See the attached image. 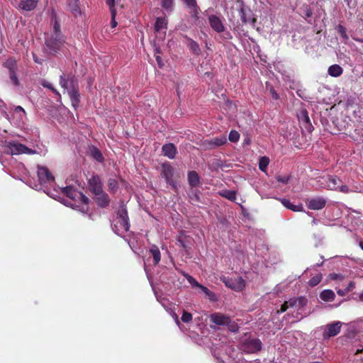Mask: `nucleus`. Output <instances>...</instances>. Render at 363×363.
Instances as JSON below:
<instances>
[{"instance_id": "nucleus-16", "label": "nucleus", "mask_w": 363, "mask_h": 363, "mask_svg": "<svg viewBox=\"0 0 363 363\" xmlns=\"http://www.w3.org/2000/svg\"><path fill=\"white\" fill-rule=\"evenodd\" d=\"M89 189L94 195L103 191L102 182L98 175H94L89 179Z\"/></svg>"}, {"instance_id": "nucleus-44", "label": "nucleus", "mask_w": 363, "mask_h": 363, "mask_svg": "<svg viewBox=\"0 0 363 363\" xmlns=\"http://www.w3.org/2000/svg\"><path fill=\"white\" fill-rule=\"evenodd\" d=\"M228 139L232 143H236L240 139V134L236 130H231L229 133Z\"/></svg>"}, {"instance_id": "nucleus-43", "label": "nucleus", "mask_w": 363, "mask_h": 363, "mask_svg": "<svg viewBox=\"0 0 363 363\" xmlns=\"http://www.w3.org/2000/svg\"><path fill=\"white\" fill-rule=\"evenodd\" d=\"M322 278H323V277H322L321 274H318L315 275L309 280V281H308L309 286H311L312 287L317 286L322 280Z\"/></svg>"}, {"instance_id": "nucleus-7", "label": "nucleus", "mask_w": 363, "mask_h": 363, "mask_svg": "<svg viewBox=\"0 0 363 363\" xmlns=\"http://www.w3.org/2000/svg\"><path fill=\"white\" fill-rule=\"evenodd\" d=\"M61 191L64 194H65L72 200L80 201L83 204L86 206V208H87V204L89 200L82 192L76 191L73 187L70 186L61 188Z\"/></svg>"}, {"instance_id": "nucleus-55", "label": "nucleus", "mask_w": 363, "mask_h": 363, "mask_svg": "<svg viewBox=\"0 0 363 363\" xmlns=\"http://www.w3.org/2000/svg\"><path fill=\"white\" fill-rule=\"evenodd\" d=\"M354 288V283L353 281H350L348 285L346 286L345 289L347 290V292L352 291Z\"/></svg>"}, {"instance_id": "nucleus-47", "label": "nucleus", "mask_w": 363, "mask_h": 363, "mask_svg": "<svg viewBox=\"0 0 363 363\" xmlns=\"http://www.w3.org/2000/svg\"><path fill=\"white\" fill-rule=\"evenodd\" d=\"M42 85L44 87H46V88L50 89L55 94H56L57 96H60V93L53 87L52 84L50 82H47V81H43L42 82Z\"/></svg>"}, {"instance_id": "nucleus-37", "label": "nucleus", "mask_w": 363, "mask_h": 363, "mask_svg": "<svg viewBox=\"0 0 363 363\" xmlns=\"http://www.w3.org/2000/svg\"><path fill=\"white\" fill-rule=\"evenodd\" d=\"M91 155L97 162H102L104 161V157L101 152L95 147H93L90 150Z\"/></svg>"}, {"instance_id": "nucleus-60", "label": "nucleus", "mask_w": 363, "mask_h": 363, "mask_svg": "<svg viewBox=\"0 0 363 363\" xmlns=\"http://www.w3.org/2000/svg\"><path fill=\"white\" fill-rule=\"evenodd\" d=\"M174 319H175V322H176L177 325H179L180 322H179V320L178 319V317L176 315H175V318Z\"/></svg>"}, {"instance_id": "nucleus-28", "label": "nucleus", "mask_w": 363, "mask_h": 363, "mask_svg": "<svg viewBox=\"0 0 363 363\" xmlns=\"http://www.w3.org/2000/svg\"><path fill=\"white\" fill-rule=\"evenodd\" d=\"M199 176L195 171H191L188 174V182L191 187H196L199 184Z\"/></svg>"}, {"instance_id": "nucleus-5", "label": "nucleus", "mask_w": 363, "mask_h": 363, "mask_svg": "<svg viewBox=\"0 0 363 363\" xmlns=\"http://www.w3.org/2000/svg\"><path fill=\"white\" fill-rule=\"evenodd\" d=\"M307 302L308 301L305 297L290 298L281 304L280 312H284L289 308L299 311L303 308Z\"/></svg>"}, {"instance_id": "nucleus-24", "label": "nucleus", "mask_w": 363, "mask_h": 363, "mask_svg": "<svg viewBox=\"0 0 363 363\" xmlns=\"http://www.w3.org/2000/svg\"><path fill=\"white\" fill-rule=\"evenodd\" d=\"M37 5L36 0H21L18 5V7L26 11L33 10Z\"/></svg>"}, {"instance_id": "nucleus-14", "label": "nucleus", "mask_w": 363, "mask_h": 363, "mask_svg": "<svg viewBox=\"0 0 363 363\" xmlns=\"http://www.w3.org/2000/svg\"><path fill=\"white\" fill-rule=\"evenodd\" d=\"M26 120V113L25 110L20 106H15L12 113L13 123L17 126H21L25 123Z\"/></svg>"}, {"instance_id": "nucleus-59", "label": "nucleus", "mask_w": 363, "mask_h": 363, "mask_svg": "<svg viewBox=\"0 0 363 363\" xmlns=\"http://www.w3.org/2000/svg\"><path fill=\"white\" fill-rule=\"evenodd\" d=\"M156 60H157V63L159 64V65H160V66H161V61H162L161 57H160V56H158V55H157V56L156 57Z\"/></svg>"}, {"instance_id": "nucleus-40", "label": "nucleus", "mask_w": 363, "mask_h": 363, "mask_svg": "<svg viewBox=\"0 0 363 363\" xmlns=\"http://www.w3.org/2000/svg\"><path fill=\"white\" fill-rule=\"evenodd\" d=\"M108 190L115 193L118 188V182L116 179L111 178L108 181Z\"/></svg>"}, {"instance_id": "nucleus-1", "label": "nucleus", "mask_w": 363, "mask_h": 363, "mask_svg": "<svg viewBox=\"0 0 363 363\" xmlns=\"http://www.w3.org/2000/svg\"><path fill=\"white\" fill-rule=\"evenodd\" d=\"M130 223L128 212L124 206H121L118 211L116 218L113 220L112 229L114 233L122 236L124 233L129 230Z\"/></svg>"}, {"instance_id": "nucleus-45", "label": "nucleus", "mask_w": 363, "mask_h": 363, "mask_svg": "<svg viewBox=\"0 0 363 363\" xmlns=\"http://www.w3.org/2000/svg\"><path fill=\"white\" fill-rule=\"evenodd\" d=\"M225 326L233 333H236L239 330V326L234 321H232L230 318H229V323L225 324Z\"/></svg>"}, {"instance_id": "nucleus-46", "label": "nucleus", "mask_w": 363, "mask_h": 363, "mask_svg": "<svg viewBox=\"0 0 363 363\" xmlns=\"http://www.w3.org/2000/svg\"><path fill=\"white\" fill-rule=\"evenodd\" d=\"M190 200L192 203H196L200 201V197L197 191H192L189 194Z\"/></svg>"}, {"instance_id": "nucleus-15", "label": "nucleus", "mask_w": 363, "mask_h": 363, "mask_svg": "<svg viewBox=\"0 0 363 363\" xmlns=\"http://www.w3.org/2000/svg\"><path fill=\"white\" fill-rule=\"evenodd\" d=\"M167 20L165 17H157L155 23V30L157 33V38L163 40L167 32Z\"/></svg>"}, {"instance_id": "nucleus-61", "label": "nucleus", "mask_w": 363, "mask_h": 363, "mask_svg": "<svg viewBox=\"0 0 363 363\" xmlns=\"http://www.w3.org/2000/svg\"><path fill=\"white\" fill-rule=\"evenodd\" d=\"M33 60L37 63H40V62L38 60V58H37L35 55H33Z\"/></svg>"}, {"instance_id": "nucleus-29", "label": "nucleus", "mask_w": 363, "mask_h": 363, "mask_svg": "<svg viewBox=\"0 0 363 363\" xmlns=\"http://www.w3.org/2000/svg\"><path fill=\"white\" fill-rule=\"evenodd\" d=\"M187 7L190 9L192 16L196 17L199 14V8L196 5V0H183Z\"/></svg>"}, {"instance_id": "nucleus-62", "label": "nucleus", "mask_w": 363, "mask_h": 363, "mask_svg": "<svg viewBox=\"0 0 363 363\" xmlns=\"http://www.w3.org/2000/svg\"><path fill=\"white\" fill-rule=\"evenodd\" d=\"M284 81H285L286 82H291V79H290V77H286V78H284Z\"/></svg>"}, {"instance_id": "nucleus-18", "label": "nucleus", "mask_w": 363, "mask_h": 363, "mask_svg": "<svg viewBox=\"0 0 363 363\" xmlns=\"http://www.w3.org/2000/svg\"><path fill=\"white\" fill-rule=\"evenodd\" d=\"M162 176L166 180L167 183L172 186L174 188L176 187L172 177L174 176V168L169 164H164L162 165Z\"/></svg>"}, {"instance_id": "nucleus-42", "label": "nucleus", "mask_w": 363, "mask_h": 363, "mask_svg": "<svg viewBox=\"0 0 363 363\" xmlns=\"http://www.w3.org/2000/svg\"><path fill=\"white\" fill-rule=\"evenodd\" d=\"M184 276L192 287L199 289L201 286V284H199L192 276L188 274H184Z\"/></svg>"}, {"instance_id": "nucleus-58", "label": "nucleus", "mask_w": 363, "mask_h": 363, "mask_svg": "<svg viewBox=\"0 0 363 363\" xmlns=\"http://www.w3.org/2000/svg\"><path fill=\"white\" fill-rule=\"evenodd\" d=\"M340 30H341L342 35L344 38H347V35H346V33H345V29H344L342 27H340Z\"/></svg>"}, {"instance_id": "nucleus-63", "label": "nucleus", "mask_w": 363, "mask_h": 363, "mask_svg": "<svg viewBox=\"0 0 363 363\" xmlns=\"http://www.w3.org/2000/svg\"><path fill=\"white\" fill-rule=\"evenodd\" d=\"M359 298L361 301H363V291L361 292V294H359Z\"/></svg>"}, {"instance_id": "nucleus-50", "label": "nucleus", "mask_w": 363, "mask_h": 363, "mask_svg": "<svg viewBox=\"0 0 363 363\" xmlns=\"http://www.w3.org/2000/svg\"><path fill=\"white\" fill-rule=\"evenodd\" d=\"M277 180L282 184H287L289 181V176H282V175H278L276 177Z\"/></svg>"}, {"instance_id": "nucleus-38", "label": "nucleus", "mask_w": 363, "mask_h": 363, "mask_svg": "<svg viewBox=\"0 0 363 363\" xmlns=\"http://www.w3.org/2000/svg\"><path fill=\"white\" fill-rule=\"evenodd\" d=\"M4 65L9 69V72L17 70V64L16 61L14 59L7 60L4 62Z\"/></svg>"}, {"instance_id": "nucleus-33", "label": "nucleus", "mask_w": 363, "mask_h": 363, "mask_svg": "<svg viewBox=\"0 0 363 363\" xmlns=\"http://www.w3.org/2000/svg\"><path fill=\"white\" fill-rule=\"evenodd\" d=\"M335 295L334 292L330 289L323 290L320 294V298L324 301H333L335 298Z\"/></svg>"}, {"instance_id": "nucleus-54", "label": "nucleus", "mask_w": 363, "mask_h": 363, "mask_svg": "<svg viewBox=\"0 0 363 363\" xmlns=\"http://www.w3.org/2000/svg\"><path fill=\"white\" fill-rule=\"evenodd\" d=\"M270 93L272 94V96L274 99L277 100L279 98V94L277 93V91L274 90V89L271 88L270 89Z\"/></svg>"}, {"instance_id": "nucleus-51", "label": "nucleus", "mask_w": 363, "mask_h": 363, "mask_svg": "<svg viewBox=\"0 0 363 363\" xmlns=\"http://www.w3.org/2000/svg\"><path fill=\"white\" fill-rule=\"evenodd\" d=\"M351 223L354 227H356L357 228H363V226H362L359 218H354L352 220Z\"/></svg>"}, {"instance_id": "nucleus-23", "label": "nucleus", "mask_w": 363, "mask_h": 363, "mask_svg": "<svg viewBox=\"0 0 363 363\" xmlns=\"http://www.w3.org/2000/svg\"><path fill=\"white\" fill-rule=\"evenodd\" d=\"M162 153L169 159H174L177 155V150L172 143L164 144L162 147Z\"/></svg>"}, {"instance_id": "nucleus-41", "label": "nucleus", "mask_w": 363, "mask_h": 363, "mask_svg": "<svg viewBox=\"0 0 363 363\" xmlns=\"http://www.w3.org/2000/svg\"><path fill=\"white\" fill-rule=\"evenodd\" d=\"M269 163V160L267 157H262L259 161V168L262 172H266L267 167Z\"/></svg>"}, {"instance_id": "nucleus-53", "label": "nucleus", "mask_w": 363, "mask_h": 363, "mask_svg": "<svg viewBox=\"0 0 363 363\" xmlns=\"http://www.w3.org/2000/svg\"><path fill=\"white\" fill-rule=\"evenodd\" d=\"M114 2L115 0H107L106 4L108 6L111 13H112L113 11H116L114 9Z\"/></svg>"}, {"instance_id": "nucleus-6", "label": "nucleus", "mask_w": 363, "mask_h": 363, "mask_svg": "<svg viewBox=\"0 0 363 363\" xmlns=\"http://www.w3.org/2000/svg\"><path fill=\"white\" fill-rule=\"evenodd\" d=\"M320 182L322 187L340 192L341 186H343L342 181L337 176L328 175L323 177Z\"/></svg>"}, {"instance_id": "nucleus-56", "label": "nucleus", "mask_w": 363, "mask_h": 363, "mask_svg": "<svg viewBox=\"0 0 363 363\" xmlns=\"http://www.w3.org/2000/svg\"><path fill=\"white\" fill-rule=\"evenodd\" d=\"M337 293L338 295L341 296H345L347 292V290L345 289H337Z\"/></svg>"}, {"instance_id": "nucleus-35", "label": "nucleus", "mask_w": 363, "mask_h": 363, "mask_svg": "<svg viewBox=\"0 0 363 363\" xmlns=\"http://www.w3.org/2000/svg\"><path fill=\"white\" fill-rule=\"evenodd\" d=\"M199 289L206 295V296L211 301H216L217 300L216 294L210 291L207 287L201 285Z\"/></svg>"}, {"instance_id": "nucleus-57", "label": "nucleus", "mask_w": 363, "mask_h": 363, "mask_svg": "<svg viewBox=\"0 0 363 363\" xmlns=\"http://www.w3.org/2000/svg\"><path fill=\"white\" fill-rule=\"evenodd\" d=\"M306 17H310L312 15V11L311 9L306 8V13H305Z\"/></svg>"}, {"instance_id": "nucleus-49", "label": "nucleus", "mask_w": 363, "mask_h": 363, "mask_svg": "<svg viewBox=\"0 0 363 363\" xmlns=\"http://www.w3.org/2000/svg\"><path fill=\"white\" fill-rule=\"evenodd\" d=\"M181 319L184 323H189L192 320V315L190 313L184 311Z\"/></svg>"}, {"instance_id": "nucleus-39", "label": "nucleus", "mask_w": 363, "mask_h": 363, "mask_svg": "<svg viewBox=\"0 0 363 363\" xmlns=\"http://www.w3.org/2000/svg\"><path fill=\"white\" fill-rule=\"evenodd\" d=\"M161 5L167 12H170L173 10L174 0H161Z\"/></svg>"}, {"instance_id": "nucleus-8", "label": "nucleus", "mask_w": 363, "mask_h": 363, "mask_svg": "<svg viewBox=\"0 0 363 363\" xmlns=\"http://www.w3.org/2000/svg\"><path fill=\"white\" fill-rule=\"evenodd\" d=\"M221 280L225 284V285L232 289L233 290L237 291H241L244 289L245 286V280L240 277H237L235 278H230V277H223L221 278Z\"/></svg>"}, {"instance_id": "nucleus-48", "label": "nucleus", "mask_w": 363, "mask_h": 363, "mask_svg": "<svg viewBox=\"0 0 363 363\" xmlns=\"http://www.w3.org/2000/svg\"><path fill=\"white\" fill-rule=\"evenodd\" d=\"M9 77H10V79L11 80L12 83L14 85H16V86L18 85L19 81L17 77L16 71H12L11 72H9Z\"/></svg>"}, {"instance_id": "nucleus-9", "label": "nucleus", "mask_w": 363, "mask_h": 363, "mask_svg": "<svg viewBox=\"0 0 363 363\" xmlns=\"http://www.w3.org/2000/svg\"><path fill=\"white\" fill-rule=\"evenodd\" d=\"M342 323L340 321H335L325 325L323 328V339H329L336 336L340 332Z\"/></svg>"}, {"instance_id": "nucleus-17", "label": "nucleus", "mask_w": 363, "mask_h": 363, "mask_svg": "<svg viewBox=\"0 0 363 363\" xmlns=\"http://www.w3.org/2000/svg\"><path fill=\"white\" fill-rule=\"evenodd\" d=\"M363 191V188L359 184L352 179H348L346 184L341 186V192L344 194H349L352 192L361 193Z\"/></svg>"}, {"instance_id": "nucleus-19", "label": "nucleus", "mask_w": 363, "mask_h": 363, "mask_svg": "<svg viewBox=\"0 0 363 363\" xmlns=\"http://www.w3.org/2000/svg\"><path fill=\"white\" fill-rule=\"evenodd\" d=\"M208 23L213 30L217 33H221L224 31L225 26L223 23L222 20L220 17L211 15L208 16Z\"/></svg>"}, {"instance_id": "nucleus-11", "label": "nucleus", "mask_w": 363, "mask_h": 363, "mask_svg": "<svg viewBox=\"0 0 363 363\" xmlns=\"http://www.w3.org/2000/svg\"><path fill=\"white\" fill-rule=\"evenodd\" d=\"M38 177L41 184L51 185L54 182V177L45 167H38Z\"/></svg>"}, {"instance_id": "nucleus-22", "label": "nucleus", "mask_w": 363, "mask_h": 363, "mask_svg": "<svg viewBox=\"0 0 363 363\" xmlns=\"http://www.w3.org/2000/svg\"><path fill=\"white\" fill-rule=\"evenodd\" d=\"M229 317L220 313H215L211 315V321L218 325H225L229 323Z\"/></svg>"}, {"instance_id": "nucleus-20", "label": "nucleus", "mask_w": 363, "mask_h": 363, "mask_svg": "<svg viewBox=\"0 0 363 363\" xmlns=\"http://www.w3.org/2000/svg\"><path fill=\"white\" fill-rule=\"evenodd\" d=\"M227 143V138L225 135H221L220 137L213 138L210 140H206L204 144L206 147L209 149L216 148L225 145Z\"/></svg>"}, {"instance_id": "nucleus-64", "label": "nucleus", "mask_w": 363, "mask_h": 363, "mask_svg": "<svg viewBox=\"0 0 363 363\" xmlns=\"http://www.w3.org/2000/svg\"><path fill=\"white\" fill-rule=\"evenodd\" d=\"M360 248L363 250V242H360L359 244Z\"/></svg>"}, {"instance_id": "nucleus-26", "label": "nucleus", "mask_w": 363, "mask_h": 363, "mask_svg": "<svg viewBox=\"0 0 363 363\" xmlns=\"http://www.w3.org/2000/svg\"><path fill=\"white\" fill-rule=\"evenodd\" d=\"M96 196V201L97 204L102 207H106L109 204V198L107 194H106L104 191L99 194H95Z\"/></svg>"}, {"instance_id": "nucleus-25", "label": "nucleus", "mask_w": 363, "mask_h": 363, "mask_svg": "<svg viewBox=\"0 0 363 363\" xmlns=\"http://www.w3.org/2000/svg\"><path fill=\"white\" fill-rule=\"evenodd\" d=\"M279 200L281 202L284 206L294 212H299L303 211V206L302 204H294L289 200L286 199H279Z\"/></svg>"}, {"instance_id": "nucleus-2", "label": "nucleus", "mask_w": 363, "mask_h": 363, "mask_svg": "<svg viewBox=\"0 0 363 363\" xmlns=\"http://www.w3.org/2000/svg\"><path fill=\"white\" fill-rule=\"evenodd\" d=\"M45 43L46 46L54 52L60 50L62 46L64 40L60 33V26L57 21H55L52 33L46 38Z\"/></svg>"}, {"instance_id": "nucleus-21", "label": "nucleus", "mask_w": 363, "mask_h": 363, "mask_svg": "<svg viewBox=\"0 0 363 363\" xmlns=\"http://www.w3.org/2000/svg\"><path fill=\"white\" fill-rule=\"evenodd\" d=\"M239 13L242 21L244 23H250L254 25L255 23V19L252 17L251 11L245 7H241L239 10Z\"/></svg>"}, {"instance_id": "nucleus-36", "label": "nucleus", "mask_w": 363, "mask_h": 363, "mask_svg": "<svg viewBox=\"0 0 363 363\" xmlns=\"http://www.w3.org/2000/svg\"><path fill=\"white\" fill-rule=\"evenodd\" d=\"M69 9L74 16H77L81 13L78 2L74 1L69 3Z\"/></svg>"}, {"instance_id": "nucleus-32", "label": "nucleus", "mask_w": 363, "mask_h": 363, "mask_svg": "<svg viewBox=\"0 0 363 363\" xmlns=\"http://www.w3.org/2000/svg\"><path fill=\"white\" fill-rule=\"evenodd\" d=\"M219 195L230 201H234L236 199V193L235 191L223 189L218 192Z\"/></svg>"}, {"instance_id": "nucleus-34", "label": "nucleus", "mask_w": 363, "mask_h": 363, "mask_svg": "<svg viewBox=\"0 0 363 363\" xmlns=\"http://www.w3.org/2000/svg\"><path fill=\"white\" fill-rule=\"evenodd\" d=\"M150 252L153 257L155 265H157L161 259V254L159 248L156 245H152L150 249Z\"/></svg>"}, {"instance_id": "nucleus-12", "label": "nucleus", "mask_w": 363, "mask_h": 363, "mask_svg": "<svg viewBox=\"0 0 363 363\" xmlns=\"http://www.w3.org/2000/svg\"><path fill=\"white\" fill-rule=\"evenodd\" d=\"M326 199L323 196H314L306 200L308 208L311 210H321L326 205Z\"/></svg>"}, {"instance_id": "nucleus-4", "label": "nucleus", "mask_w": 363, "mask_h": 363, "mask_svg": "<svg viewBox=\"0 0 363 363\" xmlns=\"http://www.w3.org/2000/svg\"><path fill=\"white\" fill-rule=\"evenodd\" d=\"M239 347L242 352L256 353L262 349V342L258 338L246 336L241 340Z\"/></svg>"}, {"instance_id": "nucleus-10", "label": "nucleus", "mask_w": 363, "mask_h": 363, "mask_svg": "<svg viewBox=\"0 0 363 363\" xmlns=\"http://www.w3.org/2000/svg\"><path fill=\"white\" fill-rule=\"evenodd\" d=\"M297 118L302 129L311 133L313 130V127L311 123L308 113L305 108H301L297 113Z\"/></svg>"}, {"instance_id": "nucleus-3", "label": "nucleus", "mask_w": 363, "mask_h": 363, "mask_svg": "<svg viewBox=\"0 0 363 363\" xmlns=\"http://www.w3.org/2000/svg\"><path fill=\"white\" fill-rule=\"evenodd\" d=\"M4 147L7 152L12 155L21 154L34 155L37 152L35 150L14 140H5Z\"/></svg>"}, {"instance_id": "nucleus-31", "label": "nucleus", "mask_w": 363, "mask_h": 363, "mask_svg": "<svg viewBox=\"0 0 363 363\" xmlns=\"http://www.w3.org/2000/svg\"><path fill=\"white\" fill-rule=\"evenodd\" d=\"M71 82H77L74 77L66 79L64 75L60 77V84L65 90L68 92V89L71 88Z\"/></svg>"}, {"instance_id": "nucleus-52", "label": "nucleus", "mask_w": 363, "mask_h": 363, "mask_svg": "<svg viewBox=\"0 0 363 363\" xmlns=\"http://www.w3.org/2000/svg\"><path fill=\"white\" fill-rule=\"evenodd\" d=\"M111 13V26L113 28H116L117 26V22L116 21V11H113Z\"/></svg>"}, {"instance_id": "nucleus-27", "label": "nucleus", "mask_w": 363, "mask_h": 363, "mask_svg": "<svg viewBox=\"0 0 363 363\" xmlns=\"http://www.w3.org/2000/svg\"><path fill=\"white\" fill-rule=\"evenodd\" d=\"M186 44L195 55H200L201 49L199 48V44L196 41L193 40L192 39H191L189 38H187Z\"/></svg>"}, {"instance_id": "nucleus-30", "label": "nucleus", "mask_w": 363, "mask_h": 363, "mask_svg": "<svg viewBox=\"0 0 363 363\" xmlns=\"http://www.w3.org/2000/svg\"><path fill=\"white\" fill-rule=\"evenodd\" d=\"M343 69L338 65H333L329 67L328 73L333 77H338L342 74Z\"/></svg>"}, {"instance_id": "nucleus-13", "label": "nucleus", "mask_w": 363, "mask_h": 363, "mask_svg": "<svg viewBox=\"0 0 363 363\" xmlns=\"http://www.w3.org/2000/svg\"><path fill=\"white\" fill-rule=\"evenodd\" d=\"M70 99L72 106L77 109L80 102V95L78 91L77 82H71V88L68 89L67 92Z\"/></svg>"}]
</instances>
